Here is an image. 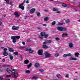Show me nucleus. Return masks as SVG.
I'll list each match as a JSON object with an SVG mask.
<instances>
[{
    "mask_svg": "<svg viewBox=\"0 0 80 80\" xmlns=\"http://www.w3.org/2000/svg\"><path fill=\"white\" fill-rule=\"evenodd\" d=\"M11 38L12 39L13 43H16V42H17V40H16V39L18 40V39L20 38V37L18 36H12L11 37Z\"/></svg>",
    "mask_w": 80,
    "mask_h": 80,
    "instance_id": "obj_1",
    "label": "nucleus"
},
{
    "mask_svg": "<svg viewBox=\"0 0 80 80\" xmlns=\"http://www.w3.org/2000/svg\"><path fill=\"white\" fill-rule=\"evenodd\" d=\"M57 29L58 30L61 32H65V31H67V28L62 27H58Z\"/></svg>",
    "mask_w": 80,
    "mask_h": 80,
    "instance_id": "obj_2",
    "label": "nucleus"
},
{
    "mask_svg": "<svg viewBox=\"0 0 80 80\" xmlns=\"http://www.w3.org/2000/svg\"><path fill=\"white\" fill-rule=\"evenodd\" d=\"M25 50L29 52L30 53H32L33 52V50H32L30 48H27L25 49Z\"/></svg>",
    "mask_w": 80,
    "mask_h": 80,
    "instance_id": "obj_3",
    "label": "nucleus"
},
{
    "mask_svg": "<svg viewBox=\"0 0 80 80\" xmlns=\"http://www.w3.org/2000/svg\"><path fill=\"white\" fill-rule=\"evenodd\" d=\"M51 55H52V54H50V53H49L47 52H46L45 53V58H50V56H51Z\"/></svg>",
    "mask_w": 80,
    "mask_h": 80,
    "instance_id": "obj_4",
    "label": "nucleus"
},
{
    "mask_svg": "<svg viewBox=\"0 0 80 80\" xmlns=\"http://www.w3.org/2000/svg\"><path fill=\"white\" fill-rule=\"evenodd\" d=\"M40 34L42 36L44 37L45 38H47L48 36V34L46 35L45 32H41L40 33Z\"/></svg>",
    "mask_w": 80,
    "mask_h": 80,
    "instance_id": "obj_5",
    "label": "nucleus"
},
{
    "mask_svg": "<svg viewBox=\"0 0 80 80\" xmlns=\"http://www.w3.org/2000/svg\"><path fill=\"white\" fill-rule=\"evenodd\" d=\"M20 27L18 26L17 27H15V26H13L12 27V30H18Z\"/></svg>",
    "mask_w": 80,
    "mask_h": 80,
    "instance_id": "obj_6",
    "label": "nucleus"
},
{
    "mask_svg": "<svg viewBox=\"0 0 80 80\" xmlns=\"http://www.w3.org/2000/svg\"><path fill=\"white\" fill-rule=\"evenodd\" d=\"M38 53L39 55H42L43 54V50H39L38 51Z\"/></svg>",
    "mask_w": 80,
    "mask_h": 80,
    "instance_id": "obj_7",
    "label": "nucleus"
},
{
    "mask_svg": "<svg viewBox=\"0 0 80 80\" xmlns=\"http://www.w3.org/2000/svg\"><path fill=\"white\" fill-rule=\"evenodd\" d=\"M69 47L71 48H73V44L72 42L69 43Z\"/></svg>",
    "mask_w": 80,
    "mask_h": 80,
    "instance_id": "obj_8",
    "label": "nucleus"
},
{
    "mask_svg": "<svg viewBox=\"0 0 80 80\" xmlns=\"http://www.w3.org/2000/svg\"><path fill=\"white\" fill-rule=\"evenodd\" d=\"M34 66L36 68H38V67H40L39 63L37 62H36Z\"/></svg>",
    "mask_w": 80,
    "mask_h": 80,
    "instance_id": "obj_9",
    "label": "nucleus"
},
{
    "mask_svg": "<svg viewBox=\"0 0 80 80\" xmlns=\"http://www.w3.org/2000/svg\"><path fill=\"white\" fill-rule=\"evenodd\" d=\"M35 12V8H33L30 10V13L32 14L33 13H34Z\"/></svg>",
    "mask_w": 80,
    "mask_h": 80,
    "instance_id": "obj_10",
    "label": "nucleus"
},
{
    "mask_svg": "<svg viewBox=\"0 0 80 80\" xmlns=\"http://www.w3.org/2000/svg\"><path fill=\"white\" fill-rule=\"evenodd\" d=\"M9 58L11 60H13V57L12 56V54L10 53L9 54Z\"/></svg>",
    "mask_w": 80,
    "mask_h": 80,
    "instance_id": "obj_11",
    "label": "nucleus"
},
{
    "mask_svg": "<svg viewBox=\"0 0 80 80\" xmlns=\"http://www.w3.org/2000/svg\"><path fill=\"white\" fill-rule=\"evenodd\" d=\"M50 47L49 46H48L46 45H44L42 46V48H50Z\"/></svg>",
    "mask_w": 80,
    "mask_h": 80,
    "instance_id": "obj_12",
    "label": "nucleus"
},
{
    "mask_svg": "<svg viewBox=\"0 0 80 80\" xmlns=\"http://www.w3.org/2000/svg\"><path fill=\"white\" fill-rule=\"evenodd\" d=\"M7 71L8 73H10V72H11V68H10V67H8L7 68Z\"/></svg>",
    "mask_w": 80,
    "mask_h": 80,
    "instance_id": "obj_13",
    "label": "nucleus"
},
{
    "mask_svg": "<svg viewBox=\"0 0 80 80\" xmlns=\"http://www.w3.org/2000/svg\"><path fill=\"white\" fill-rule=\"evenodd\" d=\"M56 76L59 78H62V76L59 74H57L56 75Z\"/></svg>",
    "mask_w": 80,
    "mask_h": 80,
    "instance_id": "obj_14",
    "label": "nucleus"
},
{
    "mask_svg": "<svg viewBox=\"0 0 80 80\" xmlns=\"http://www.w3.org/2000/svg\"><path fill=\"white\" fill-rule=\"evenodd\" d=\"M69 60H77V59L76 58L71 57L69 58Z\"/></svg>",
    "mask_w": 80,
    "mask_h": 80,
    "instance_id": "obj_15",
    "label": "nucleus"
},
{
    "mask_svg": "<svg viewBox=\"0 0 80 80\" xmlns=\"http://www.w3.org/2000/svg\"><path fill=\"white\" fill-rule=\"evenodd\" d=\"M14 15H15V17L17 18H18V17H19V14H18V12H15L14 13Z\"/></svg>",
    "mask_w": 80,
    "mask_h": 80,
    "instance_id": "obj_16",
    "label": "nucleus"
},
{
    "mask_svg": "<svg viewBox=\"0 0 80 80\" xmlns=\"http://www.w3.org/2000/svg\"><path fill=\"white\" fill-rule=\"evenodd\" d=\"M9 51L11 52H13L14 51V50L13 49V48H8Z\"/></svg>",
    "mask_w": 80,
    "mask_h": 80,
    "instance_id": "obj_17",
    "label": "nucleus"
},
{
    "mask_svg": "<svg viewBox=\"0 0 80 80\" xmlns=\"http://www.w3.org/2000/svg\"><path fill=\"white\" fill-rule=\"evenodd\" d=\"M48 21V17H46L44 19V21L46 22Z\"/></svg>",
    "mask_w": 80,
    "mask_h": 80,
    "instance_id": "obj_18",
    "label": "nucleus"
},
{
    "mask_svg": "<svg viewBox=\"0 0 80 80\" xmlns=\"http://www.w3.org/2000/svg\"><path fill=\"white\" fill-rule=\"evenodd\" d=\"M3 54L4 56H7V55H8V52H4L3 53Z\"/></svg>",
    "mask_w": 80,
    "mask_h": 80,
    "instance_id": "obj_19",
    "label": "nucleus"
},
{
    "mask_svg": "<svg viewBox=\"0 0 80 80\" xmlns=\"http://www.w3.org/2000/svg\"><path fill=\"white\" fill-rule=\"evenodd\" d=\"M32 65V63H30L27 66V67L28 68H30V67H31Z\"/></svg>",
    "mask_w": 80,
    "mask_h": 80,
    "instance_id": "obj_20",
    "label": "nucleus"
},
{
    "mask_svg": "<svg viewBox=\"0 0 80 80\" xmlns=\"http://www.w3.org/2000/svg\"><path fill=\"white\" fill-rule=\"evenodd\" d=\"M29 62V61L28 60H26L24 61V63L25 64H28Z\"/></svg>",
    "mask_w": 80,
    "mask_h": 80,
    "instance_id": "obj_21",
    "label": "nucleus"
},
{
    "mask_svg": "<svg viewBox=\"0 0 80 80\" xmlns=\"http://www.w3.org/2000/svg\"><path fill=\"white\" fill-rule=\"evenodd\" d=\"M15 78H16V77H17L18 76V73H14L13 74Z\"/></svg>",
    "mask_w": 80,
    "mask_h": 80,
    "instance_id": "obj_22",
    "label": "nucleus"
},
{
    "mask_svg": "<svg viewBox=\"0 0 80 80\" xmlns=\"http://www.w3.org/2000/svg\"><path fill=\"white\" fill-rule=\"evenodd\" d=\"M79 55V53L77 52L75 53V54L74 55L75 56V57H79L78 55Z\"/></svg>",
    "mask_w": 80,
    "mask_h": 80,
    "instance_id": "obj_23",
    "label": "nucleus"
},
{
    "mask_svg": "<svg viewBox=\"0 0 80 80\" xmlns=\"http://www.w3.org/2000/svg\"><path fill=\"white\" fill-rule=\"evenodd\" d=\"M67 35H68V34L64 33L62 34V37H64L65 36H67Z\"/></svg>",
    "mask_w": 80,
    "mask_h": 80,
    "instance_id": "obj_24",
    "label": "nucleus"
},
{
    "mask_svg": "<svg viewBox=\"0 0 80 80\" xmlns=\"http://www.w3.org/2000/svg\"><path fill=\"white\" fill-rule=\"evenodd\" d=\"M53 12H56V11H58V8H53Z\"/></svg>",
    "mask_w": 80,
    "mask_h": 80,
    "instance_id": "obj_25",
    "label": "nucleus"
},
{
    "mask_svg": "<svg viewBox=\"0 0 80 80\" xmlns=\"http://www.w3.org/2000/svg\"><path fill=\"white\" fill-rule=\"evenodd\" d=\"M25 73H30V71L29 70H27L25 71Z\"/></svg>",
    "mask_w": 80,
    "mask_h": 80,
    "instance_id": "obj_26",
    "label": "nucleus"
},
{
    "mask_svg": "<svg viewBox=\"0 0 80 80\" xmlns=\"http://www.w3.org/2000/svg\"><path fill=\"white\" fill-rule=\"evenodd\" d=\"M70 22V21L69 20V19H67L65 21V22L67 23H69Z\"/></svg>",
    "mask_w": 80,
    "mask_h": 80,
    "instance_id": "obj_27",
    "label": "nucleus"
},
{
    "mask_svg": "<svg viewBox=\"0 0 80 80\" xmlns=\"http://www.w3.org/2000/svg\"><path fill=\"white\" fill-rule=\"evenodd\" d=\"M37 16L38 17H40L41 15H40V13L39 12H37Z\"/></svg>",
    "mask_w": 80,
    "mask_h": 80,
    "instance_id": "obj_28",
    "label": "nucleus"
},
{
    "mask_svg": "<svg viewBox=\"0 0 80 80\" xmlns=\"http://www.w3.org/2000/svg\"><path fill=\"white\" fill-rule=\"evenodd\" d=\"M37 28L38 29V30H41V31L42 30V28H41V27H37Z\"/></svg>",
    "mask_w": 80,
    "mask_h": 80,
    "instance_id": "obj_29",
    "label": "nucleus"
},
{
    "mask_svg": "<svg viewBox=\"0 0 80 80\" xmlns=\"http://www.w3.org/2000/svg\"><path fill=\"white\" fill-rule=\"evenodd\" d=\"M52 25H55V24H56V21H54L53 22H52Z\"/></svg>",
    "mask_w": 80,
    "mask_h": 80,
    "instance_id": "obj_30",
    "label": "nucleus"
},
{
    "mask_svg": "<svg viewBox=\"0 0 80 80\" xmlns=\"http://www.w3.org/2000/svg\"><path fill=\"white\" fill-rule=\"evenodd\" d=\"M43 45H46V44H47V43H48V42H47V40H45V42H43Z\"/></svg>",
    "mask_w": 80,
    "mask_h": 80,
    "instance_id": "obj_31",
    "label": "nucleus"
},
{
    "mask_svg": "<svg viewBox=\"0 0 80 80\" xmlns=\"http://www.w3.org/2000/svg\"><path fill=\"white\" fill-rule=\"evenodd\" d=\"M39 72H44V70L42 69H40L39 70Z\"/></svg>",
    "mask_w": 80,
    "mask_h": 80,
    "instance_id": "obj_32",
    "label": "nucleus"
},
{
    "mask_svg": "<svg viewBox=\"0 0 80 80\" xmlns=\"http://www.w3.org/2000/svg\"><path fill=\"white\" fill-rule=\"evenodd\" d=\"M46 40L47 41L48 43H51L52 42V40Z\"/></svg>",
    "mask_w": 80,
    "mask_h": 80,
    "instance_id": "obj_33",
    "label": "nucleus"
},
{
    "mask_svg": "<svg viewBox=\"0 0 80 80\" xmlns=\"http://www.w3.org/2000/svg\"><path fill=\"white\" fill-rule=\"evenodd\" d=\"M55 39L57 41H58V40H60V39L59 38L57 37L55 38Z\"/></svg>",
    "mask_w": 80,
    "mask_h": 80,
    "instance_id": "obj_34",
    "label": "nucleus"
},
{
    "mask_svg": "<svg viewBox=\"0 0 80 80\" xmlns=\"http://www.w3.org/2000/svg\"><path fill=\"white\" fill-rule=\"evenodd\" d=\"M7 50L8 49L7 48H4L3 49V50L4 51V52H7Z\"/></svg>",
    "mask_w": 80,
    "mask_h": 80,
    "instance_id": "obj_35",
    "label": "nucleus"
},
{
    "mask_svg": "<svg viewBox=\"0 0 80 80\" xmlns=\"http://www.w3.org/2000/svg\"><path fill=\"white\" fill-rule=\"evenodd\" d=\"M58 25H63V23L59 22L58 23Z\"/></svg>",
    "mask_w": 80,
    "mask_h": 80,
    "instance_id": "obj_36",
    "label": "nucleus"
},
{
    "mask_svg": "<svg viewBox=\"0 0 80 80\" xmlns=\"http://www.w3.org/2000/svg\"><path fill=\"white\" fill-rule=\"evenodd\" d=\"M14 54H15V55H18V53L17 52H14Z\"/></svg>",
    "mask_w": 80,
    "mask_h": 80,
    "instance_id": "obj_37",
    "label": "nucleus"
},
{
    "mask_svg": "<svg viewBox=\"0 0 80 80\" xmlns=\"http://www.w3.org/2000/svg\"><path fill=\"white\" fill-rule=\"evenodd\" d=\"M67 55L68 57H70V56L72 55V54H71L70 53H68L67 54Z\"/></svg>",
    "mask_w": 80,
    "mask_h": 80,
    "instance_id": "obj_38",
    "label": "nucleus"
},
{
    "mask_svg": "<svg viewBox=\"0 0 80 80\" xmlns=\"http://www.w3.org/2000/svg\"><path fill=\"white\" fill-rule=\"evenodd\" d=\"M36 78H38V77H36L35 76H34L32 78V79H36Z\"/></svg>",
    "mask_w": 80,
    "mask_h": 80,
    "instance_id": "obj_39",
    "label": "nucleus"
},
{
    "mask_svg": "<svg viewBox=\"0 0 80 80\" xmlns=\"http://www.w3.org/2000/svg\"><path fill=\"white\" fill-rule=\"evenodd\" d=\"M11 72L12 73H15V69H13L11 71Z\"/></svg>",
    "mask_w": 80,
    "mask_h": 80,
    "instance_id": "obj_40",
    "label": "nucleus"
},
{
    "mask_svg": "<svg viewBox=\"0 0 80 80\" xmlns=\"http://www.w3.org/2000/svg\"><path fill=\"white\" fill-rule=\"evenodd\" d=\"M62 6L63 7H66L67 6V4H62Z\"/></svg>",
    "mask_w": 80,
    "mask_h": 80,
    "instance_id": "obj_41",
    "label": "nucleus"
},
{
    "mask_svg": "<svg viewBox=\"0 0 80 80\" xmlns=\"http://www.w3.org/2000/svg\"><path fill=\"white\" fill-rule=\"evenodd\" d=\"M55 56L56 57H58V56H59V54H58V53H56L55 55Z\"/></svg>",
    "mask_w": 80,
    "mask_h": 80,
    "instance_id": "obj_42",
    "label": "nucleus"
},
{
    "mask_svg": "<svg viewBox=\"0 0 80 80\" xmlns=\"http://www.w3.org/2000/svg\"><path fill=\"white\" fill-rule=\"evenodd\" d=\"M63 57H67V54H64L63 56Z\"/></svg>",
    "mask_w": 80,
    "mask_h": 80,
    "instance_id": "obj_43",
    "label": "nucleus"
},
{
    "mask_svg": "<svg viewBox=\"0 0 80 80\" xmlns=\"http://www.w3.org/2000/svg\"><path fill=\"white\" fill-rule=\"evenodd\" d=\"M43 36H42L41 35H40L39 36V38H41V39H42L43 38L42 37Z\"/></svg>",
    "mask_w": 80,
    "mask_h": 80,
    "instance_id": "obj_44",
    "label": "nucleus"
},
{
    "mask_svg": "<svg viewBox=\"0 0 80 80\" xmlns=\"http://www.w3.org/2000/svg\"><path fill=\"white\" fill-rule=\"evenodd\" d=\"M66 77V78H69V75L68 74H67Z\"/></svg>",
    "mask_w": 80,
    "mask_h": 80,
    "instance_id": "obj_45",
    "label": "nucleus"
},
{
    "mask_svg": "<svg viewBox=\"0 0 80 80\" xmlns=\"http://www.w3.org/2000/svg\"><path fill=\"white\" fill-rule=\"evenodd\" d=\"M27 41L28 42H30V40L29 39H27Z\"/></svg>",
    "mask_w": 80,
    "mask_h": 80,
    "instance_id": "obj_46",
    "label": "nucleus"
},
{
    "mask_svg": "<svg viewBox=\"0 0 80 80\" xmlns=\"http://www.w3.org/2000/svg\"><path fill=\"white\" fill-rule=\"evenodd\" d=\"M27 18H28V16H24V18L25 19H27Z\"/></svg>",
    "mask_w": 80,
    "mask_h": 80,
    "instance_id": "obj_47",
    "label": "nucleus"
},
{
    "mask_svg": "<svg viewBox=\"0 0 80 80\" xmlns=\"http://www.w3.org/2000/svg\"><path fill=\"white\" fill-rule=\"evenodd\" d=\"M44 12H48V10H44Z\"/></svg>",
    "mask_w": 80,
    "mask_h": 80,
    "instance_id": "obj_48",
    "label": "nucleus"
},
{
    "mask_svg": "<svg viewBox=\"0 0 80 80\" xmlns=\"http://www.w3.org/2000/svg\"><path fill=\"white\" fill-rule=\"evenodd\" d=\"M12 76L11 75H7L6 76V77H11Z\"/></svg>",
    "mask_w": 80,
    "mask_h": 80,
    "instance_id": "obj_49",
    "label": "nucleus"
},
{
    "mask_svg": "<svg viewBox=\"0 0 80 80\" xmlns=\"http://www.w3.org/2000/svg\"><path fill=\"white\" fill-rule=\"evenodd\" d=\"M10 5H11L12 6H13V4H12V1L10 2Z\"/></svg>",
    "mask_w": 80,
    "mask_h": 80,
    "instance_id": "obj_50",
    "label": "nucleus"
},
{
    "mask_svg": "<svg viewBox=\"0 0 80 80\" xmlns=\"http://www.w3.org/2000/svg\"><path fill=\"white\" fill-rule=\"evenodd\" d=\"M2 62H5V58H3L2 59Z\"/></svg>",
    "mask_w": 80,
    "mask_h": 80,
    "instance_id": "obj_51",
    "label": "nucleus"
},
{
    "mask_svg": "<svg viewBox=\"0 0 80 80\" xmlns=\"http://www.w3.org/2000/svg\"><path fill=\"white\" fill-rule=\"evenodd\" d=\"M25 48V47H20L19 48L23 49V48Z\"/></svg>",
    "mask_w": 80,
    "mask_h": 80,
    "instance_id": "obj_52",
    "label": "nucleus"
},
{
    "mask_svg": "<svg viewBox=\"0 0 80 80\" xmlns=\"http://www.w3.org/2000/svg\"><path fill=\"white\" fill-rule=\"evenodd\" d=\"M43 26H45V27H47V25L46 24H42Z\"/></svg>",
    "mask_w": 80,
    "mask_h": 80,
    "instance_id": "obj_53",
    "label": "nucleus"
},
{
    "mask_svg": "<svg viewBox=\"0 0 80 80\" xmlns=\"http://www.w3.org/2000/svg\"><path fill=\"white\" fill-rule=\"evenodd\" d=\"M22 44L23 45H25V43L24 42H22Z\"/></svg>",
    "mask_w": 80,
    "mask_h": 80,
    "instance_id": "obj_54",
    "label": "nucleus"
},
{
    "mask_svg": "<svg viewBox=\"0 0 80 80\" xmlns=\"http://www.w3.org/2000/svg\"><path fill=\"white\" fill-rule=\"evenodd\" d=\"M3 79V77H0V80Z\"/></svg>",
    "mask_w": 80,
    "mask_h": 80,
    "instance_id": "obj_55",
    "label": "nucleus"
},
{
    "mask_svg": "<svg viewBox=\"0 0 80 80\" xmlns=\"http://www.w3.org/2000/svg\"><path fill=\"white\" fill-rule=\"evenodd\" d=\"M26 3H29V2L28 1H27L26 2Z\"/></svg>",
    "mask_w": 80,
    "mask_h": 80,
    "instance_id": "obj_56",
    "label": "nucleus"
},
{
    "mask_svg": "<svg viewBox=\"0 0 80 80\" xmlns=\"http://www.w3.org/2000/svg\"><path fill=\"white\" fill-rule=\"evenodd\" d=\"M2 17H6V15H2Z\"/></svg>",
    "mask_w": 80,
    "mask_h": 80,
    "instance_id": "obj_57",
    "label": "nucleus"
},
{
    "mask_svg": "<svg viewBox=\"0 0 80 80\" xmlns=\"http://www.w3.org/2000/svg\"><path fill=\"white\" fill-rule=\"evenodd\" d=\"M30 8L29 7H27V9H28V10H29V9H30Z\"/></svg>",
    "mask_w": 80,
    "mask_h": 80,
    "instance_id": "obj_58",
    "label": "nucleus"
},
{
    "mask_svg": "<svg viewBox=\"0 0 80 80\" xmlns=\"http://www.w3.org/2000/svg\"><path fill=\"white\" fill-rule=\"evenodd\" d=\"M2 22L1 21H0V25H2Z\"/></svg>",
    "mask_w": 80,
    "mask_h": 80,
    "instance_id": "obj_59",
    "label": "nucleus"
},
{
    "mask_svg": "<svg viewBox=\"0 0 80 80\" xmlns=\"http://www.w3.org/2000/svg\"><path fill=\"white\" fill-rule=\"evenodd\" d=\"M57 13H60V12L59 11H58L57 12Z\"/></svg>",
    "mask_w": 80,
    "mask_h": 80,
    "instance_id": "obj_60",
    "label": "nucleus"
},
{
    "mask_svg": "<svg viewBox=\"0 0 80 80\" xmlns=\"http://www.w3.org/2000/svg\"><path fill=\"white\" fill-rule=\"evenodd\" d=\"M1 48H2V49L4 48V47H2Z\"/></svg>",
    "mask_w": 80,
    "mask_h": 80,
    "instance_id": "obj_61",
    "label": "nucleus"
},
{
    "mask_svg": "<svg viewBox=\"0 0 80 80\" xmlns=\"http://www.w3.org/2000/svg\"><path fill=\"white\" fill-rule=\"evenodd\" d=\"M33 17V16H31V17Z\"/></svg>",
    "mask_w": 80,
    "mask_h": 80,
    "instance_id": "obj_62",
    "label": "nucleus"
},
{
    "mask_svg": "<svg viewBox=\"0 0 80 80\" xmlns=\"http://www.w3.org/2000/svg\"><path fill=\"white\" fill-rule=\"evenodd\" d=\"M75 73H78V72H75Z\"/></svg>",
    "mask_w": 80,
    "mask_h": 80,
    "instance_id": "obj_63",
    "label": "nucleus"
},
{
    "mask_svg": "<svg viewBox=\"0 0 80 80\" xmlns=\"http://www.w3.org/2000/svg\"><path fill=\"white\" fill-rule=\"evenodd\" d=\"M79 22H80V19H79Z\"/></svg>",
    "mask_w": 80,
    "mask_h": 80,
    "instance_id": "obj_64",
    "label": "nucleus"
}]
</instances>
